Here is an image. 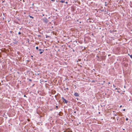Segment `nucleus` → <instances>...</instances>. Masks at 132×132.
I'll use <instances>...</instances> for the list:
<instances>
[{
  "instance_id": "nucleus-1",
  "label": "nucleus",
  "mask_w": 132,
  "mask_h": 132,
  "mask_svg": "<svg viewBox=\"0 0 132 132\" xmlns=\"http://www.w3.org/2000/svg\"><path fill=\"white\" fill-rule=\"evenodd\" d=\"M62 99L64 103H67L68 101L65 99L63 97H62Z\"/></svg>"
},
{
  "instance_id": "nucleus-2",
  "label": "nucleus",
  "mask_w": 132,
  "mask_h": 132,
  "mask_svg": "<svg viewBox=\"0 0 132 132\" xmlns=\"http://www.w3.org/2000/svg\"><path fill=\"white\" fill-rule=\"evenodd\" d=\"M44 22L46 23H47L48 21L46 18H44L43 19Z\"/></svg>"
},
{
  "instance_id": "nucleus-3",
  "label": "nucleus",
  "mask_w": 132,
  "mask_h": 132,
  "mask_svg": "<svg viewBox=\"0 0 132 132\" xmlns=\"http://www.w3.org/2000/svg\"><path fill=\"white\" fill-rule=\"evenodd\" d=\"M74 95L76 96H79V95L78 93H75L74 94Z\"/></svg>"
},
{
  "instance_id": "nucleus-4",
  "label": "nucleus",
  "mask_w": 132,
  "mask_h": 132,
  "mask_svg": "<svg viewBox=\"0 0 132 132\" xmlns=\"http://www.w3.org/2000/svg\"><path fill=\"white\" fill-rule=\"evenodd\" d=\"M60 2L62 3H64L65 2V1H63V0H61L60 1Z\"/></svg>"
},
{
  "instance_id": "nucleus-5",
  "label": "nucleus",
  "mask_w": 132,
  "mask_h": 132,
  "mask_svg": "<svg viewBox=\"0 0 132 132\" xmlns=\"http://www.w3.org/2000/svg\"><path fill=\"white\" fill-rule=\"evenodd\" d=\"M128 55H129V56H130V57H131V58H132V55H130V54H128Z\"/></svg>"
},
{
  "instance_id": "nucleus-6",
  "label": "nucleus",
  "mask_w": 132,
  "mask_h": 132,
  "mask_svg": "<svg viewBox=\"0 0 132 132\" xmlns=\"http://www.w3.org/2000/svg\"><path fill=\"white\" fill-rule=\"evenodd\" d=\"M29 17L30 18H31L32 19L34 18V17H33L31 16H29Z\"/></svg>"
},
{
  "instance_id": "nucleus-7",
  "label": "nucleus",
  "mask_w": 132,
  "mask_h": 132,
  "mask_svg": "<svg viewBox=\"0 0 132 132\" xmlns=\"http://www.w3.org/2000/svg\"><path fill=\"white\" fill-rule=\"evenodd\" d=\"M105 6H106L107 5V4H106V2H105Z\"/></svg>"
},
{
  "instance_id": "nucleus-8",
  "label": "nucleus",
  "mask_w": 132,
  "mask_h": 132,
  "mask_svg": "<svg viewBox=\"0 0 132 132\" xmlns=\"http://www.w3.org/2000/svg\"><path fill=\"white\" fill-rule=\"evenodd\" d=\"M21 34V33L20 32H18V34H19V35H20Z\"/></svg>"
},
{
  "instance_id": "nucleus-9",
  "label": "nucleus",
  "mask_w": 132,
  "mask_h": 132,
  "mask_svg": "<svg viewBox=\"0 0 132 132\" xmlns=\"http://www.w3.org/2000/svg\"><path fill=\"white\" fill-rule=\"evenodd\" d=\"M114 116H117V114H113Z\"/></svg>"
},
{
  "instance_id": "nucleus-10",
  "label": "nucleus",
  "mask_w": 132,
  "mask_h": 132,
  "mask_svg": "<svg viewBox=\"0 0 132 132\" xmlns=\"http://www.w3.org/2000/svg\"><path fill=\"white\" fill-rule=\"evenodd\" d=\"M36 49H38V47L37 46L36 47Z\"/></svg>"
},
{
  "instance_id": "nucleus-11",
  "label": "nucleus",
  "mask_w": 132,
  "mask_h": 132,
  "mask_svg": "<svg viewBox=\"0 0 132 132\" xmlns=\"http://www.w3.org/2000/svg\"><path fill=\"white\" fill-rule=\"evenodd\" d=\"M128 120V118H126V121H127V120Z\"/></svg>"
},
{
  "instance_id": "nucleus-12",
  "label": "nucleus",
  "mask_w": 132,
  "mask_h": 132,
  "mask_svg": "<svg viewBox=\"0 0 132 132\" xmlns=\"http://www.w3.org/2000/svg\"><path fill=\"white\" fill-rule=\"evenodd\" d=\"M43 53V52H40V54H42Z\"/></svg>"
},
{
  "instance_id": "nucleus-13",
  "label": "nucleus",
  "mask_w": 132,
  "mask_h": 132,
  "mask_svg": "<svg viewBox=\"0 0 132 132\" xmlns=\"http://www.w3.org/2000/svg\"><path fill=\"white\" fill-rule=\"evenodd\" d=\"M51 1H53V2H54L55 1V0H51Z\"/></svg>"
},
{
  "instance_id": "nucleus-14",
  "label": "nucleus",
  "mask_w": 132,
  "mask_h": 132,
  "mask_svg": "<svg viewBox=\"0 0 132 132\" xmlns=\"http://www.w3.org/2000/svg\"><path fill=\"white\" fill-rule=\"evenodd\" d=\"M24 97H27V96H26L25 95H24Z\"/></svg>"
},
{
  "instance_id": "nucleus-15",
  "label": "nucleus",
  "mask_w": 132,
  "mask_h": 132,
  "mask_svg": "<svg viewBox=\"0 0 132 132\" xmlns=\"http://www.w3.org/2000/svg\"><path fill=\"white\" fill-rule=\"evenodd\" d=\"M39 51H41V49H39Z\"/></svg>"
},
{
  "instance_id": "nucleus-16",
  "label": "nucleus",
  "mask_w": 132,
  "mask_h": 132,
  "mask_svg": "<svg viewBox=\"0 0 132 132\" xmlns=\"http://www.w3.org/2000/svg\"><path fill=\"white\" fill-rule=\"evenodd\" d=\"M65 3L66 4H67L68 3L67 2H66Z\"/></svg>"
},
{
  "instance_id": "nucleus-17",
  "label": "nucleus",
  "mask_w": 132,
  "mask_h": 132,
  "mask_svg": "<svg viewBox=\"0 0 132 132\" xmlns=\"http://www.w3.org/2000/svg\"><path fill=\"white\" fill-rule=\"evenodd\" d=\"M29 80L30 81H31V79H29Z\"/></svg>"
},
{
  "instance_id": "nucleus-18",
  "label": "nucleus",
  "mask_w": 132,
  "mask_h": 132,
  "mask_svg": "<svg viewBox=\"0 0 132 132\" xmlns=\"http://www.w3.org/2000/svg\"><path fill=\"white\" fill-rule=\"evenodd\" d=\"M123 111H124L125 110V109H123Z\"/></svg>"
},
{
  "instance_id": "nucleus-19",
  "label": "nucleus",
  "mask_w": 132,
  "mask_h": 132,
  "mask_svg": "<svg viewBox=\"0 0 132 132\" xmlns=\"http://www.w3.org/2000/svg\"><path fill=\"white\" fill-rule=\"evenodd\" d=\"M110 84V82H108V84Z\"/></svg>"
},
{
  "instance_id": "nucleus-20",
  "label": "nucleus",
  "mask_w": 132,
  "mask_h": 132,
  "mask_svg": "<svg viewBox=\"0 0 132 132\" xmlns=\"http://www.w3.org/2000/svg\"><path fill=\"white\" fill-rule=\"evenodd\" d=\"M122 107V105H120V107Z\"/></svg>"
},
{
  "instance_id": "nucleus-21",
  "label": "nucleus",
  "mask_w": 132,
  "mask_h": 132,
  "mask_svg": "<svg viewBox=\"0 0 132 132\" xmlns=\"http://www.w3.org/2000/svg\"><path fill=\"white\" fill-rule=\"evenodd\" d=\"M10 32L11 33H12V31H10Z\"/></svg>"
},
{
  "instance_id": "nucleus-22",
  "label": "nucleus",
  "mask_w": 132,
  "mask_h": 132,
  "mask_svg": "<svg viewBox=\"0 0 132 132\" xmlns=\"http://www.w3.org/2000/svg\"><path fill=\"white\" fill-rule=\"evenodd\" d=\"M31 57H33V56H32V55H31Z\"/></svg>"
},
{
  "instance_id": "nucleus-23",
  "label": "nucleus",
  "mask_w": 132,
  "mask_h": 132,
  "mask_svg": "<svg viewBox=\"0 0 132 132\" xmlns=\"http://www.w3.org/2000/svg\"><path fill=\"white\" fill-rule=\"evenodd\" d=\"M118 89V88H116L115 89Z\"/></svg>"
},
{
  "instance_id": "nucleus-24",
  "label": "nucleus",
  "mask_w": 132,
  "mask_h": 132,
  "mask_svg": "<svg viewBox=\"0 0 132 132\" xmlns=\"http://www.w3.org/2000/svg\"><path fill=\"white\" fill-rule=\"evenodd\" d=\"M56 108L58 107L57 106H56Z\"/></svg>"
},
{
  "instance_id": "nucleus-25",
  "label": "nucleus",
  "mask_w": 132,
  "mask_h": 132,
  "mask_svg": "<svg viewBox=\"0 0 132 132\" xmlns=\"http://www.w3.org/2000/svg\"><path fill=\"white\" fill-rule=\"evenodd\" d=\"M50 110H51V111L52 110H52L51 109H50Z\"/></svg>"
},
{
  "instance_id": "nucleus-26",
  "label": "nucleus",
  "mask_w": 132,
  "mask_h": 132,
  "mask_svg": "<svg viewBox=\"0 0 132 132\" xmlns=\"http://www.w3.org/2000/svg\"><path fill=\"white\" fill-rule=\"evenodd\" d=\"M74 113H76V111H75V112H74Z\"/></svg>"
},
{
  "instance_id": "nucleus-27",
  "label": "nucleus",
  "mask_w": 132,
  "mask_h": 132,
  "mask_svg": "<svg viewBox=\"0 0 132 132\" xmlns=\"http://www.w3.org/2000/svg\"><path fill=\"white\" fill-rule=\"evenodd\" d=\"M113 86L114 87H115L114 85H113Z\"/></svg>"
},
{
  "instance_id": "nucleus-28",
  "label": "nucleus",
  "mask_w": 132,
  "mask_h": 132,
  "mask_svg": "<svg viewBox=\"0 0 132 132\" xmlns=\"http://www.w3.org/2000/svg\"><path fill=\"white\" fill-rule=\"evenodd\" d=\"M117 92H119H119L118 91Z\"/></svg>"
},
{
  "instance_id": "nucleus-29",
  "label": "nucleus",
  "mask_w": 132,
  "mask_h": 132,
  "mask_svg": "<svg viewBox=\"0 0 132 132\" xmlns=\"http://www.w3.org/2000/svg\"><path fill=\"white\" fill-rule=\"evenodd\" d=\"M98 113H100V112H99Z\"/></svg>"
}]
</instances>
